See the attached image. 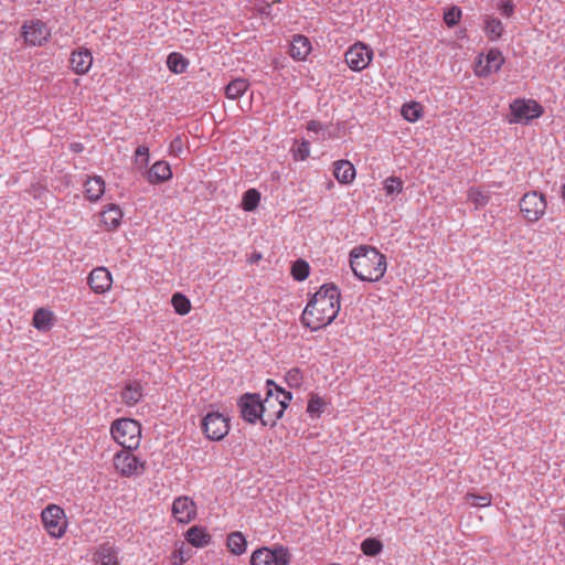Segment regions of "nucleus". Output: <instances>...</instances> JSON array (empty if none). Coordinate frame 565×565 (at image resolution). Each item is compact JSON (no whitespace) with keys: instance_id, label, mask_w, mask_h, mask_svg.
Instances as JSON below:
<instances>
[{"instance_id":"f257e3e1","label":"nucleus","mask_w":565,"mask_h":565,"mask_svg":"<svg viewBox=\"0 0 565 565\" xmlns=\"http://www.w3.org/2000/svg\"><path fill=\"white\" fill-rule=\"evenodd\" d=\"M350 266L362 281L375 282L381 280L386 271V257L372 246L355 247L350 253Z\"/></svg>"},{"instance_id":"f03ea898","label":"nucleus","mask_w":565,"mask_h":565,"mask_svg":"<svg viewBox=\"0 0 565 565\" xmlns=\"http://www.w3.org/2000/svg\"><path fill=\"white\" fill-rule=\"evenodd\" d=\"M339 311L340 301L311 298L301 315V322L311 331H318L330 324Z\"/></svg>"},{"instance_id":"7ed1b4c3","label":"nucleus","mask_w":565,"mask_h":565,"mask_svg":"<svg viewBox=\"0 0 565 565\" xmlns=\"http://www.w3.org/2000/svg\"><path fill=\"white\" fill-rule=\"evenodd\" d=\"M110 433L115 441L118 443L125 449H136L140 444L141 426L135 419H116L111 424Z\"/></svg>"},{"instance_id":"20e7f679","label":"nucleus","mask_w":565,"mask_h":565,"mask_svg":"<svg viewBox=\"0 0 565 565\" xmlns=\"http://www.w3.org/2000/svg\"><path fill=\"white\" fill-rule=\"evenodd\" d=\"M282 398L274 396L273 390H269L266 397L262 399V425L273 428L280 419L292 399V393L281 391Z\"/></svg>"},{"instance_id":"39448f33","label":"nucleus","mask_w":565,"mask_h":565,"mask_svg":"<svg viewBox=\"0 0 565 565\" xmlns=\"http://www.w3.org/2000/svg\"><path fill=\"white\" fill-rule=\"evenodd\" d=\"M21 36L28 46H43L51 38V29L40 19H30L22 23Z\"/></svg>"},{"instance_id":"423d86ee","label":"nucleus","mask_w":565,"mask_h":565,"mask_svg":"<svg viewBox=\"0 0 565 565\" xmlns=\"http://www.w3.org/2000/svg\"><path fill=\"white\" fill-rule=\"evenodd\" d=\"M289 563L290 553L282 545H277L273 550L258 548L250 556V565H289Z\"/></svg>"},{"instance_id":"0eeeda50","label":"nucleus","mask_w":565,"mask_h":565,"mask_svg":"<svg viewBox=\"0 0 565 565\" xmlns=\"http://www.w3.org/2000/svg\"><path fill=\"white\" fill-rule=\"evenodd\" d=\"M373 56V50L363 42L352 44L344 54L347 65L354 72L367 68Z\"/></svg>"},{"instance_id":"6e6552de","label":"nucleus","mask_w":565,"mask_h":565,"mask_svg":"<svg viewBox=\"0 0 565 565\" xmlns=\"http://www.w3.org/2000/svg\"><path fill=\"white\" fill-rule=\"evenodd\" d=\"M510 110V124L523 121L527 122L532 119L541 117L543 114L542 106L533 99H515L511 103Z\"/></svg>"},{"instance_id":"1a4fd4ad","label":"nucleus","mask_w":565,"mask_h":565,"mask_svg":"<svg viewBox=\"0 0 565 565\" xmlns=\"http://www.w3.org/2000/svg\"><path fill=\"white\" fill-rule=\"evenodd\" d=\"M505 58L502 52L495 47H491L486 54H480L477 57L475 74L478 77H488L495 74L501 70Z\"/></svg>"},{"instance_id":"9d476101","label":"nucleus","mask_w":565,"mask_h":565,"mask_svg":"<svg viewBox=\"0 0 565 565\" xmlns=\"http://www.w3.org/2000/svg\"><path fill=\"white\" fill-rule=\"evenodd\" d=\"M202 429L210 440H222L230 430L228 418L218 412L207 413L202 419Z\"/></svg>"},{"instance_id":"9b49d317","label":"nucleus","mask_w":565,"mask_h":565,"mask_svg":"<svg viewBox=\"0 0 565 565\" xmlns=\"http://www.w3.org/2000/svg\"><path fill=\"white\" fill-rule=\"evenodd\" d=\"M242 418L248 424L262 423V398L257 393H245L237 401Z\"/></svg>"},{"instance_id":"f8f14e48","label":"nucleus","mask_w":565,"mask_h":565,"mask_svg":"<svg viewBox=\"0 0 565 565\" xmlns=\"http://www.w3.org/2000/svg\"><path fill=\"white\" fill-rule=\"evenodd\" d=\"M114 466L125 477L139 476L143 473L146 462L137 458L131 450H121L114 457Z\"/></svg>"},{"instance_id":"ddd939ff","label":"nucleus","mask_w":565,"mask_h":565,"mask_svg":"<svg viewBox=\"0 0 565 565\" xmlns=\"http://www.w3.org/2000/svg\"><path fill=\"white\" fill-rule=\"evenodd\" d=\"M64 511L56 504L47 505L41 514L43 525L53 537H61L65 533Z\"/></svg>"},{"instance_id":"4468645a","label":"nucleus","mask_w":565,"mask_h":565,"mask_svg":"<svg viewBox=\"0 0 565 565\" xmlns=\"http://www.w3.org/2000/svg\"><path fill=\"white\" fill-rule=\"evenodd\" d=\"M546 202L542 194L530 192L523 195L520 201V210L530 222L537 221L545 212Z\"/></svg>"},{"instance_id":"2eb2a0df","label":"nucleus","mask_w":565,"mask_h":565,"mask_svg":"<svg viewBox=\"0 0 565 565\" xmlns=\"http://www.w3.org/2000/svg\"><path fill=\"white\" fill-rule=\"evenodd\" d=\"M172 515L180 523H189L196 515V505L189 497H178L172 503Z\"/></svg>"},{"instance_id":"dca6fc26","label":"nucleus","mask_w":565,"mask_h":565,"mask_svg":"<svg viewBox=\"0 0 565 565\" xmlns=\"http://www.w3.org/2000/svg\"><path fill=\"white\" fill-rule=\"evenodd\" d=\"M70 65L75 74H87L93 65L92 52L86 47H78L74 50L70 57Z\"/></svg>"},{"instance_id":"f3484780","label":"nucleus","mask_w":565,"mask_h":565,"mask_svg":"<svg viewBox=\"0 0 565 565\" xmlns=\"http://www.w3.org/2000/svg\"><path fill=\"white\" fill-rule=\"evenodd\" d=\"M111 275L105 267L93 269L88 276V285L96 294H104L110 289Z\"/></svg>"},{"instance_id":"a211bd4d","label":"nucleus","mask_w":565,"mask_h":565,"mask_svg":"<svg viewBox=\"0 0 565 565\" xmlns=\"http://www.w3.org/2000/svg\"><path fill=\"white\" fill-rule=\"evenodd\" d=\"M311 50V43L307 36L301 34L292 36L289 49V55L295 61H305L307 56L310 54Z\"/></svg>"},{"instance_id":"6ab92c4d","label":"nucleus","mask_w":565,"mask_h":565,"mask_svg":"<svg viewBox=\"0 0 565 565\" xmlns=\"http://www.w3.org/2000/svg\"><path fill=\"white\" fill-rule=\"evenodd\" d=\"M483 31L490 42H497L504 33V24L499 18L488 14L483 18Z\"/></svg>"},{"instance_id":"aec40b11","label":"nucleus","mask_w":565,"mask_h":565,"mask_svg":"<svg viewBox=\"0 0 565 565\" xmlns=\"http://www.w3.org/2000/svg\"><path fill=\"white\" fill-rule=\"evenodd\" d=\"M122 212L116 204H109L100 214V221L107 231H115L119 227Z\"/></svg>"},{"instance_id":"412c9836","label":"nucleus","mask_w":565,"mask_h":565,"mask_svg":"<svg viewBox=\"0 0 565 565\" xmlns=\"http://www.w3.org/2000/svg\"><path fill=\"white\" fill-rule=\"evenodd\" d=\"M121 401L127 406L136 405L142 397V387L138 382H129L125 385L120 394Z\"/></svg>"},{"instance_id":"4be33fe9","label":"nucleus","mask_w":565,"mask_h":565,"mask_svg":"<svg viewBox=\"0 0 565 565\" xmlns=\"http://www.w3.org/2000/svg\"><path fill=\"white\" fill-rule=\"evenodd\" d=\"M186 541L195 547H204L210 544L211 535L200 526H192L186 531Z\"/></svg>"},{"instance_id":"5701e85b","label":"nucleus","mask_w":565,"mask_h":565,"mask_svg":"<svg viewBox=\"0 0 565 565\" xmlns=\"http://www.w3.org/2000/svg\"><path fill=\"white\" fill-rule=\"evenodd\" d=\"M226 545L234 555H242L246 552L247 541L242 532H232L227 536Z\"/></svg>"},{"instance_id":"b1692460","label":"nucleus","mask_w":565,"mask_h":565,"mask_svg":"<svg viewBox=\"0 0 565 565\" xmlns=\"http://www.w3.org/2000/svg\"><path fill=\"white\" fill-rule=\"evenodd\" d=\"M249 87V83L245 78H235L225 87V95L230 99L242 97Z\"/></svg>"},{"instance_id":"393cba45","label":"nucleus","mask_w":565,"mask_h":565,"mask_svg":"<svg viewBox=\"0 0 565 565\" xmlns=\"http://www.w3.org/2000/svg\"><path fill=\"white\" fill-rule=\"evenodd\" d=\"M33 326L40 331L50 330L53 326V313L44 308L38 309L33 315Z\"/></svg>"},{"instance_id":"a878e982","label":"nucleus","mask_w":565,"mask_h":565,"mask_svg":"<svg viewBox=\"0 0 565 565\" xmlns=\"http://www.w3.org/2000/svg\"><path fill=\"white\" fill-rule=\"evenodd\" d=\"M84 186L86 196L90 201L98 200L105 192L104 179H86Z\"/></svg>"},{"instance_id":"bb28decb","label":"nucleus","mask_w":565,"mask_h":565,"mask_svg":"<svg viewBox=\"0 0 565 565\" xmlns=\"http://www.w3.org/2000/svg\"><path fill=\"white\" fill-rule=\"evenodd\" d=\"M401 114L405 120L415 122L422 118L424 114V107L418 102H409L402 106Z\"/></svg>"},{"instance_id":"cd10ccee","label":"nucleus","mask_w":565,"mask_h":565,"mask_svg":"<svg viewBox=\"0 0 565 565\" xmlns=\"http://www.w3.org/2000/svg\"><path fill=\"white\" fill-rule=\"evenodd\" d=\"M189 63L188 60L180 53H170L167 58L168 68L174 74H181L185 72Z\"/></svg>"},{"instance_id":"c85d7f7f","label":"nucleus","mask_w":565,"mask_h":565,"mask_svg":"<svg viewBox=\"0 0 565 565\" xmlns=\"http://www.w3.org/2000/svg\"><path fill=\"white\" fill-rule=\"evenodd\" d=\"M312 298H319L324 300L340 301L341 294L339 288L333 284H324L320 289L312 296Z\"/></svg>"},{"instance_id":"c756f323","label":"nucleus","mask_w":565,"mask_h":565,"mask_svg":"<svg viewBox=\"0 0 565 565\" xmlns=\"http://www.w3.org/2000/svg\"><path fill=\"white\" fill-rule=\"evenodd\" d=\"M260 201V193L256 189L247 190L242 199V207L246 212L254 211Z\"/></svg>"},{"instance_id":"7c9ffc66","label":"nucleus","mask_w":565,"mask_h":565,"mask_svg":"<svg viewBox=\"0 0 565 565\" xmlns=\"http://www.w3.org/2000/svg\"><path fill=\"white\" fill-rule=\"evenodd\" d=\"M383 550V544L379 539L367 537L361 543V551L366 556H376Z\"/></svg>"},{"instance_id":"2f4dec72","label":"nucleus","mask_w":565,"mask_h":565,"mask_svg":"<svg viewBox=\"0 0 565 565\" xmlns=\"http://www.w3.org/2000/svg\"><path fill=\"white\" fill-rule=\"evenodd\" d=\"M490 195L487 191L479 188H470L468 192V200L475 204L476 209L482 207L488 204Z\"/></svg>"},{"instance_id":"473e14b6","label":"nucleus","mask_w":565,"mask_h":565,"mask_svg":"<svg viewBox=\"0 0 565 565\" xmlns=\"http://www.w3.org/2000/svg\"><path fill=\"white\" fill-rule=\"evenodd\" d=\"M310 273L309 264L303 259H297L291 266V276L297 281H303L307 279Z\"/></svg>"},{"instance_id":"72a5a7b5","label":"nucleus","mask_w":565,"mask_h":565,"mask_svg":"<svg viewBox=\"0 0 565 565\" xmlns=\"http://www.w3.org/2000/svg\"><path fill=\"white\" fill-rule=\"evenodd\" d=\"M171 303L177 313L184 316L191 310L190 300L182 294L177 292L172 296Z\"/></svg>"},{"instance_id":"f704fd0d","label":"nucleus","mask_w":565,"mask_h":565,"mask_svg":"<svg viewBox=\"0 0 565 565\" xmlns=\"http://www.w3.org/2000/svg\"><path fill=\"white\" fill-rule=\"evenodd\" d=\"M96 562L99 565H119L117 556L111 547L103 546L96 554Z\"/></svg>"},{"instance_id":"c9c22d12","label":"nucleus","mask_w":565,"mask_h":565,"mask_svg":"<svg viewBox=\"0 0 565 565\" xmlns=\"http://www.w3.org/2000/svg\"><path fill=\"white\" fill-rule=\"evenodd\" d=\"M333 177H355L354 166L349 160L335 161Z\"/></svg>"},{"instance_id":"e433bc0d","label":"nucleus","mask_w":565,"mask_h":565,"mask_svg":"<svg viewBox=\"0 0 565 565\" xmlns=\"http://www.w3.org/2000/svg\"><path fill=\"white\" fill-rule=\"evenodd\" d=\"M465 499H466V502L471 507L484 508V507H489L491 504L492 495L490 493H486V494L467 493Z\"/></svg>"},{"instance_id":"4c0bfd02","label":"nucleus","mask_w":565,"mask_h":565,"mask_svg":"<svg viewBox=\"0 0 565 565\" xmlns=\"http://www.w3.org/2000/svg\"><path fill=\"white\" fill-rule=\"evenodd\" d=\"M324 407L326 402L320 396L311 395L308 402L307 412L311 417H318L324 411Z\"/></svg>"},{"instance_id":"58836bf2","label":"nucleus","mask_w":565,"mask_h":565,"mask_svg":"<svg viewBox=\"0 0 565 565\" xmlns=\"http://www.w3.org/2000/svg\"><path fill=\"white\" fill-rule=\"evenodd\" d=\"M295 159L305 160L310 154V143L309 141L301 140L296 141L291 148Z\"/></svg>"},{"instance_id":"ea45409f","label":"nucleus","mask_w":565,"mask_h":565,"mask_svg":"<svg viewBox=\"0 0 565 565\" xmlns=\"http://www.w3.org/2000/svg\"><path fill=\"white\" fill-rule=\"evenodd\" d=\"M149 177L153 178H164L172 177V172L170 166L166 161H157L152 164Z\"/></svg>"},{"instance_id":"a19ab883","label":"nucleus","mask_w":565,"mask_h":565,"mask_svg":"<svg viewBox=\"0 0 565 565\" xmlns=\"http://www.w3.org/2000/svg\"><path fill=\"white\" fill-rule=\"evenodd\" d=\"M461 15L462 12L460 8L451 7L444 13V21L449 28H452L459 23Z\"/></svg>"},{"instance_id":"79ce46f5","label":"nucleus","mask_w":565,"mask_h":565,"mask_svg":"<svg viewBox=\"0 0 565 565\" xmlns=\"http://www.w3.org/2000/svg\"><path fill=\"white\" fill-rule=\"evenodd\" d=\"M135 163L140 169L146 168L149 163V148L139 146L135 151Z\"/></svg>"},{"instance_id":"37998d69","label":"nucleus","mask_w":565,"mask_h":565,"mask_svg":"<svg viewBox=\"0 0 565 565\" xmlns=\"http://www.w3.org/2000/svg\"><path fill=\"white\" fill-rule=\"evenodd\" d=\"M285 379L289 387H300L302 384V374L299 369L289 370Z\"/></svg>"},{"instance_id":"c03bdc74","label":"nucleus","mask_w":565,"mask_h":565,"mask_svg":"<svg viewBox=\"0 0 565 565\" xmlns=\"http://www.w3.org/2000/svg\"><path fill=\"white\" fill-rule=\"evenodd\" d=\"M384 190L387 195L399 193L403 190L402 179H386L384 183Z\"/></svg>"},{"instance_id":"a18cd8bd","label":"nucleus","mask_w":565,"mask_h":565,"mask_svg":"<svg viewBox=\"0 0 565 565\" xmlns=\"http://www.w3.org/2000/svg\"><path fill=\"white\" fill-rule=\"evenodd\" d=\"M499 10L504 17L510 18L514 13V6L511 1H505L499 4Z\"/></svg>"},{"instance_id":"49530a36","label":"nucleus","mask_w":565,"mask_h":565,"mask_svg":"<svg viewBox=\"0 0 565 565\" xmlns=\"http://www.w3.org/2000/svg\"><path fill=\"white\" fill-rule=\"evenodd\" d=\"M171 149L177 153V156H180L183 152V140L181 137H177L171 142Z\"/></svg>"},{"instance_id":"de8ad7c7","label":"nucleus","mask_w":565,"mask_h":565,"mask_svg":"<svg viewBox=\"0 0 565 565\" xmlns=\"http://www.w3.org/2000/svg\"><path fill=\"white\" fill-rule=\"evenodd\" d=\"M307 129L309 131L318 132L322 129V126L319 121L310 120L307 125Z\"/></svg>"},{"instance_id":"09e8293b","label":"nucleus","mask_w":565,"mask_h":565,"mask_svg":"<svg viewBox=\"0 0 565 565\" xmlns=\"http://www.w3.org/2000/svg\"><path fill=\"white\" fill-rule=\"evenodd\" d=\"M32 189L34 198H42L46 192L45 188L41 184L32 185Z\"/></svg>"},{"instance_id":"8fccbe9b","label":"nucleus","mask_w":565,"mask_h":565,"mask_svg":"<svg viewBox=\"0 0 565 565\" xmlns=\"http://www.w3.org/2000/svg\"><path fill=\"white\" fill-rule=\"evenodd\" d=\"M70 148L75 153H79L84 150V146L81 142H73L71 143Z\"/></svg>"},{"instance_id":"3c124183","label":"nucleus","mask_w":565,"mask_h":565,"mask_svg":"<svg viewBox=\"0 0 565 565\" xmlns=\"http://www.w3.org/2000/svg\"><path fill=\"white\" fill-rule=\"evenodd\" d=\"M178 554L180 555V556H178L179 562H177V561H175V562H174V565H180V564H182V563L184 562V558H183L182 552H177V551H175V552H174V557H177V555H178Z\"/></svg>"},{"instance_id":"603ef678","label":"nucleus","mask_w":565,"mask_h":565,"mask_svg":"<svg viewBox=\"0 0 565 565\" xmlns=\"http://www.w3.org/2000/svg\"><path fill=\"white\" fill-rule=\"evenodd\" d=\"M178 554L180 555V556H178L179 562H177V561H175V562H174V565H180V564H182V563L184 562V558H183L182 552H177V551H175V552H174V557H177V555H178Z\"/></svg>"},{"instance_id":"864d4df0","label":"nucleus","mask_w":565,"mask_h":565,"mask_svg":"<svg viewBox=\"0 0 565 565\" xmlns=\"http://www.w3.org/2000/svg\"><path fill=\"white\" fill-rule=\"evenodd\" d=\"M341 184H351L354 179H337Z\"/></svg>"},{"instance_id":"5fc2aeb1","label":"nucleus","mask_w":565,"mask_h":565,"mask_svg":"<svg viewBox=\"0 0 565 565\" xmlns=\"http://www.w3.org/2000/svg\"><path fill=\"white\" fill-rule=\"evenodd\" d=\"M275 385H277V384L275 383V381H273V380H267V381H266V386H267L268 391H269V390H273V388H271V386H273V387H275Z\"/></svg>"},{"instance_id":"6e6d98bb","label":"nucleus","mask_w":565,"mask_h":565,"mask_svg":"<svg viewBox=\"0 0 565 565\" xmlns=\"http://www.w3.org/2000/svg\"><path fill=\"white\" fill-rule=\"evenodd\" d=\"M333 186V181L331 179H329L326 183H324V188L327 190H331Z\"/></svg>"},{"instance_id":"4d7b16f0","label":"nucleus","mask_w":565,"mask_h":565,"mask_svg":"<svg viewBox=\"0 0 565 565\" xmlns=\"http://www.w3.org/2000/svg\"><path fill=\"white\" fill-rule=\"evenodd\" d=\"M167 179H161V178H158V179H149L150 183H159V182H162V181H166Z\"/></svg>"},{"instance_id":"13d9d810","label":"nucleus","mask_w":565,"mask_h":565,"mask_svg":"<svg viewBox=\"0 0 565 565\" xmlns=\"http://www.w3.org/2000/svg\"><path fill=\"white\" fill-rule=\"evenodd\" d=\"M274 388H275V391H276L277 393H280V394H281V391H285V390H284L282 387H280L279 385H275V387H274Z\"/></svg>"},{"instance_id":"bf43d9fd","label":"nucleus","mask_w":565,"mask_h":565,"mask_svg":"<svg viewBox=\"0 0 565 565\" xmlns=\"http://www.w3.org/2000/svg\"><path fill=\"white\" fill-rule=\"evenodd\" d=\"M562 198L565 200V184L562 188Z\"/></svg>"},{"instance_id":"052dcab7","label":"nucleus","mask_w":565,"mask_h":565,"mask_svg":"<svg viewBox=\"0 0 565 565\" xmlns=\"http://www.w3.org/2000/svg\"><path fill=\"white\" fill-rule=\"evenodd\" d=\"M563 527L565 529V519H564V521H563Z\"/></svg>"}]
</instances>
